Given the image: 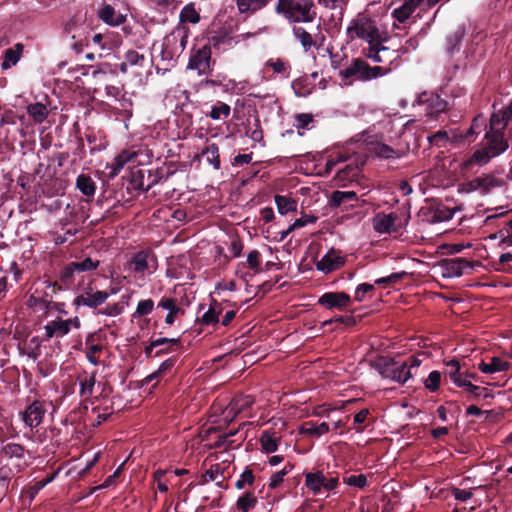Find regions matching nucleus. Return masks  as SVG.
<instances>
[{"label": "nucleus", "instance_id": "nucleus-32", "mask_svg": "<svg viewBox=\"0 0 512 512\" xmlns=\"http://www.w3.org/2000/svg\"><path fill=\"white\" fill-rule=\"evenodd\" d=\"M463 139V134L457 130L451 131H438L429 137V140L434 145H442L444 141L457 142Z\"/></svg>", "mask_w": 512, "mask_h": 512}, {"label": "nucleus", "instance_id": "nucleus-49", "mask_svg": "<svg viewBox=\"0 0 512 512\" xmlns=\"http://www.w3.org/2000/svg\"><path fill=\"white\" fill-rule=\"evenodd\" d=\"M77 266L73 262L66 265L61 271V281L63 284L70 286L74 283L75 274H78Z\"/></svg>", "mask_w": 512, "mask_h": 512}, {"label": "nucleus", "instance_id": "nucleus-28", "mask_svg": "<svg viewBox=\"0 0 512 512\" xmlns=\"http://www.w3.org/2000/svg\"><path fill=\"white\" fill-rule=\"evenodd\" d=\"M147 61L143 54H139L137 51L129 50L125 54L124 61L120 64V70L123 73L128 72L132 67H144Z\"/></svg>", "mask_w": 512, "mask_h": 512}, {"label": "nucleus", "instance_id": "nucleus-58", "mask_svg": "<svg viewBox=\"0 0 512 512\" xmlns=\"http://www.w3.org/2000/svg\"><path fill=\"white\" fill-rule=\"evenodd\" d=\"M175 364V361L174 359H167L165 360L164 362H162L158 368L157 371L153 372L152 374H150L149 376L146 377V382L149 383L151 381H153L154 379H156L157 377H159V375H161L162 373L170 370Z\"/></svg>", "mask_w": 512, "mask_h": 512}, {"label": "nucleus", "instance_id": "nucleus-30", "mask_svg": "<svg viewBox=\"0 0 512 512\" xmlns=\"http://www.w3.org/2000/svg\"><path fill=\"white\" fill-rule=\"evenodd\" d=\"M222 305L214 301L207 311L203 313L199 319L200 323L205 325H215L219 322V316L222 313Z\"/></svg>", "mask_w": 512, "mask_h": 512}, {"label": "nucleus", "instance_id": "nucleus-38", "mask_svg": "<svg viewBox=\"0 0 512 512\" xmlns=\"http://www.w3.org/2000/svg\"><path fill=\"white\" fill-rule=\"evenodd\" d=\"M76 187L87 197H93L96 191L95 181L85 174H81L77 177Z\"/></svg>", "mask_w": 512, "mask_h": 512}, {"label": "nucleus", "instance_id": "nucleus-5", "mask_svg": "<svg viewBox=\"0 0 512 512\" xmlns=\"http://www.w3.org/2000/svg\"><path fill=\"white\" fill-rule=\"evenodd\" d=\"M379 373L387 379L398 383H405L412 377L411 370L408 369L407 362L395 361L390 358L381 359L378 364Z\"/></svg>", "mask_w": 512, "mask_h": 512}, {"label": "nucleus", "instance_id": "nucleus-51", "mask_svg": "<svg viewBox=\"0 0 512 512\" xmlns=\"http://www.w3.org/2000/svg\"><path fill=\"white\" fill-rule=\"evenodd\" d=\"M256 505V498L251 493H245L237 502V509L241 512H249Z\"/></svg>", "mask_w": 512, "mask_h": 512}, {"label": "nucleus", "instance_id": "nucleus-35", "mask_svg": "<svg viewBox=\"0 0 512 512\" xmlns=\"http://www.w3.org/2000/svg\"><path fill=\"white\" fill-rule=\"evenodd\" d=\"M201 157L216 170L220 169L219 148L216 144H208L202 151Z\"/></svg>", "mask_w": 512, "mask_h": 512}, {"label": "nucleus", "instance_id": "nucleus-25", "mask_svg": "<svg viewBox=\"0 0 512 512\" xmlns=\"http://www.w3.org/2000/svg\"><path fill=\"white\" fill-rule=\"evenodd\" d=\"M329 431L330 426L327 422L317 423L314 421H306L299 428L300 434L313 437H320Z\"/></svg>", "mask_w": 512, "mask_h": 512}, {"label": "nucleus", "instance_id": "nucleus-56", "mask_svg": "<svg viewBox=\"0 0 512 512\" xmlns=\"http://www.w3.org/2000/svg\"><path fill=\"white\" fill-rule=\"evenodd\" d=\"M441 374L438 371H432L424 381L425 387L434 392L439 388Z\"/></svg>", "mask_w": 512, "mask_h": 512}, {"label": "nucleus", "instance_id": "nucleus-47", "mask_svg": "<svg viewBox=\"0 0 512 512\" xmlns=\"http://www.w3.org/2000/svg\"><path fill=\"white\" fill-rule=\"evenodd\" d=\"M154 309V301L152 299H145L138 302L136 310L132 314L133 318H140L149 315Z\"/></svg>", "mask_w": 512, "mask_h": 512}, {"label": "nucleus", "instance_id": "nucleus-17", "mask_svg": "<svg viewBox=\"0 0 512 512\" xmlns=\"http://www.w3.org/2000/svg\"><path fill=\"white\" fill-rule=\"evenodd\" d=\"M46 410L43 404L39 401L31 403L23 413V421L30 428H34L40 425L45 415Z\"/></svg>", "mask_w": 512, "mask_h": 512}, {"label": "nucleus", "instance_id": "nucleus-20", "mask_svg": "<svg viewBox=\"0 0 512 512\" xmlns=\"http://www.w3.org/2000/svg\"><path fill=\"white\" fill-rule=\"evenodd\" d=\"M158 307L168 311L165 317V323L169 326L175 323L178 315L183 314V310L179 307L177 299L172 297H162L158 303Z\"/></svg>", "mask_w": 512, "mask_h": 512}, {"label": "nucleus", "instance_id": "nucleus-7", "mask_svg": "<svg viewBox=\"0 0 512 512\" xmlns=\"http://www.w3.org/2000/svg\"><path fill=\"white\" fill-rule=\"evenodd\" d=\"M107 384L96 382L95 374L85 375L80 382V395L85 401L106 395Z\"/></svg>", "mask_w": 512, "mask_h": 512}, {"label": "nucleus", "instance_id": "nucleus-46", "mask_svg": "<svg viewBox=\"0 0 512 512\" xmlns=\"http://www.w3.org/2000/svg\"><path fill=\"white\" fill-rule=\"evenodd\" d=\"M293 469V465L287 463L280 471L274 473L269 481V488L275 489L277 488L284 480V477L291 472Z\"/></svg>", "mask_w": 512, "mask_h": 512}, {"label": "nucleus", "instance_id": "nucleus-4", "mask_svg": "<svg viewBox=\"0 0 512 512\" xmlns=\"http://www.w3.org/2000/svg\"><path fill=\"white\" fill-rule=\"evenodd\" d=\"M129 265L136 279H144L154 274L158 268L157 258L150 250L137 252L131 258Z\"/></svg>", "mask_w": 512, "mask_h": 512}, {"label": "nucleus", "instance_id": "nucleus-24", "mask_svg": "<svg viewBox=\"0 0 512 512\" xmlns=\"http://www.w3.org/2000/svg\"><path fill=\"white\" fill-rule=\"evenodd\" d=\"M104 351V345L102 343H95L94 336L89 335L85 341V354L87 360L93 365L100 364V357Z\"/></svg>", "mask_w": 512, "mask_h": 512}, {"label": "nucleus", "instance_id": "nucleus-8", "mask_svg": "<svg viewBox=\"0 0 512 512\" xmlns=\"http://www.w3.org/2000/svg\"><path fill=\"white\" fill-rule=\"evenodd\" d=\"M372 225L377 233L390 234L401 227V222L396 213H378L374 216Z\"/></svg>", "mask_w": 512, "mask_h": 512}, {"label": "nucleus", "instance_id": "nucleus-14", "mask_svg": "<svg viewBox=\"0 0 512 512\" xmlns=\"http://www.w3.org/2000/svg\"><path fill=\"white\" fill-rule=\"evenodd\" d=\"M344 262V256L339 251L330 250L316 263V268L323 273H330L339 269Z\"/></svg>", "mask_w": 512, "mask_h": 512}, {"label": "nucleus", "instance_id": "nucleus-18", "mask_svg": "<svg viewBox=\"0 0 512 512\" xmlns=\"http://www.w3.org/2000/svg\"><path fill=\"white\" fill-rule=\"evenodd\" d=\"M501 184L502 182L500 179L492 175H485L471 180L468 183V189L470 191H479L483 194H486L491 189L501 186Z\"/></svg>", "mask_w": 512, "mask_h": 512}, {"label": "nucleus", "instance_id": "nucleus-22", "mask_svg": "<svg viewBox=\"0 0 512 512\" xmlns=\"http://www.w3.org/2000/svg\"><path fill=\"white\" fill-rule=\"evenodd\" d=\"M421 0H402L399 7L395 8L392 16L399 23L406 22L419 6Z\"/></svg>", "mask_w": 512, "mask_h": 512}, {"label": "nucleus", "instance_id": "nucleus-57", "mask_svg": "<svg viewBox=\"0 0 512 512\" xmlns=\"http://www.w3.org/2000/svg\"><path fill=\"white\" fill-rule=\"evenodd\" d=\"M230 114V106L221 103L218 106H214L210 112V117L214 120H219L221 118H227Z\"/></svg>", "mask_w": 512, "mask_h": 512}, {"label": "nucleus", "instance_id": "nucleus-15", "mask_svg": "<svg viewBox=\"0 0 512 512\" xmlns=\"http://www.w3.org/2000/svg\"><path fill=\"white\" fill-rule=\"evenodd\" d=\"M485 138V148L492 153V156H499L508 148L507 141L504 139L502 132L488 130Z\"/></svg>", "mask_w": 512, "mask_h": 512}, {"label": "nucleus", "instance_id": "nucleus-13", "mask_svg": "<svg viewBox=\"0 0 512 512\" xmlns=\"http://www.w3.org/2000/svg\"><path fill=\"white\" fill-rule=\"evenodd\" d=\"M211 50L204 46L198 49L190 58L188 68L197 70L199 75L206 74L210 67Z\"/></svg>", "mask_w": 512, "mask_h": 512}, {"label": "nucleus", "instance_id": "nucleus-12", "mask_svg": "<svg viewBox=\"0 0 512 512\" xmlns=\"http://www.w3.org/2000/svg\"><path fill=\"white\" fill-rule=\"evenodd\" d=\"M351 302V298L344 292H327L318 300V303L327 309H345Z\"/></svg>", "mask_w": 512, "mask_h": 512}, {"label": "nucleus", "instance_id": "nucleus-21", "mask_svg": "<svg viewBox=\"0 0 512 512\" xmlns=\"http://www.w3.org/2000/svg\"><path fill=\"white\" fill-rule=\"evenodd\" d=\"M444 277H460L462 276L468 269L471 268V264L469 261L463 258L452 259L447 261L444 265Z\"/></svg>", "mask_w": 512, "mask_h": 512}, {"label": "nucleus", "instance_id": "nucleus-55", "mask_svg": "<svg viewBox=\"0 0 512 512\" xmlns=\"http://www.w3.org/2000/svg\"><path fill=\"white\" fill-rule=\"evenodd\" d=\"M452 382L458 387L466 388L469 392H471L475 395H480V391L482 390L479 386H476V385L472 384L470 381H468L467 379H465L462 374H460Z\"/></svg>", "mask_w": 512, "mask_h": 512}, {"label": "nucleus", "instance_id": "nucleus-6", "mask_svg": "<svg viewBox=\"0 0 512 512\" xmlns=\"http://www.w3.org/2000/svg\"><path fill=\"white\" fill-rule=\"evenodd\" d=\"M80 327V320L78 317L62 319L61 317H56L55 319L48 321L47 324L43 326V335L42 338L44 340H49L52 338H62L67 335L72 328L78 329Z\"/></svg>", "mask_w": 512, "mask_h": 512}, {"label": "nucleus", "instance_id": "nucleus-1", "mask_svg": "<svg viewBox=\"0 0 512 512\" xmlns=\"http://www.w3.org/2000/svg\"><path fill=\"white\" fill-rule=\"evenodd\" d=\"M346 37L348 42L362 41L368 48L379 45L384 35L375 18L367 13H358L347 24Z\"/></svg>", "mask_w": 512, "mask_h": 512}, {"label": "nucleus", "instance_id": "nucleus-39", "mask_svg": "<svg viewBox=\"0 0 512 512\" xmlns=\"http://www.w3.org/2000/svg\"><path fill=\"white\" fill-rule=\"evenodd\" d=\"M270 0H237L240 13L252 14L265 7Z\"/></svg>", "mask_w": 512, "mask_h": 512}, {"label": "nucleus", "instance_id": "nucleus-50", "mask_svg": "<svg viewBox=\"0 0 512 512\" xmlns=\"http://www.w3.org/2000/svg\"><path fill=\"white\" fill-rule=\"evenodd\" d=\"M314 118L310 113H299L294 116L293 126L300 129H310V125L313 124Z\"/></svg>", "mask_w": 512, "mask_h": 512}, {"label": "nucleus", "instance_id": "nucleus-54", "mask_svg": "<svg viewBox=\"0 0 512 512\" xmlns=\"http://www.w3.org/2000/svg\"><path fill=\"white\" fill-rule=\"evenodd\" d=\"M255 478L251 469H245L240 475L239 479L235 482V487L238 490L245 488L247 485H252Z\"/></svg>", "mask_w": 512, "mask_h": 512}, {"label": "nucleus", "instance_id": "nucleus-61", "mask_svg": "<svg viewBox=\"0 0 512 512\" xmlns=\"http://www.w3.org/2000/svg\"><path fill=\"white\" fill-rule=\"evenodd\" d=\"M348 156L345 153L338 152L337 155L331 154L326 162V172H330L338 163L346 161Z\"/></svg>", "mask_w": 512, "mask_h": 512}, {"label": "nucleus", "instance_id": "nucleus-11", "mask_svg": "<svg viewBox=\"0 0 512 512\" xmlns=\"http://www.w3.org/2000/svg\"><path fill=\"white\" fill-rule=\"evenodd\" d=\"M366 56L376 63H383L385 67H389L398 57L399 54L395 50H390L389 48L382 45L380 42L379 45H374L368 48L366 52Z\"/></svg>", "mask_w": 512, "mask_h": 512}, {"label": "nucleus", "instance_id": "nucleus-23", "mask_svg": "<svg viewBox=\"0 0 512 512\" xmlns=\"http://www.w3.org/2000/svg\"><path fill=\"white\" fill-rule=\"evenodd\" d=\"M368 134H369V132L365 133L364 141L367 142L368 144L372 145L371 151L376 156H378L380 158H385V159L400 157L401 154L397 150L393 149L392 147H390L384 143L370 140L371 137Z\"/></svg>", "mask_w": 512, "mask_h": 512}, {"label": "nucleus", "instance_id": "nucleus-9", "mask_svg": "<svg viewBox=\"0 0 512 512\" xmlns=\"http://www.w3.org/2000/svg\"><path fill=\"white\" fill-rule=\"evenodd\" d=\"M253 402L252 397L248 395H240L233 398L222 412L223 420L226 423H230L238 414L251 407Z\"/></svg>", "mask_w": 512, "mask_h": 512}, {"label": "nucleus", "instance_id": "nucleus-16", "mask_svg": "<svg viewBox=\"0 0 512 512\" xmlns=\"http://www.w3.org/2000/svg\"><path fill=\"white\" fill-rule=\"evenodd\" d=\"M109 294L105 291H93L92 289L84 292L77 296L74 300V304L77 306H88L95 308L103 304L108 298Z\"/></svg>", "mask_w": 512, "mask_h": 512}, {"label": "nucleus", "instance_id": "nucleus-48", "mask_svg": "<svg viewBox=\"0 0 512 512\" xmlns=\"http://www.w3.org/2000/svg\"><path fill=\"white\" fill-rule=\"evenodd\" d=\"M343 482L351 487L364 489L368 485L367 476L364 474H351L343 478Z\"/></svg>", "mask_w": 512, "mask_h": 512}, {"label": "nucleus", "instance_id": "nucleus-29", "mask_svg": "<svg viewBox=\"0 0 512 512\" xmlns=\"http://www.w3.org/2000/svg\"><path fill=\"white\" fill-rule=\"evenodd\" d=\"M99 18L110 26H119L125 21V16L117 12L112 6L105 5L99 11Z\"/></svg>", "mask_w": 512, "mask_h": 512}, {"label": "nucleus", "instance_id": "nucleus-36", "mask_svg": "<svg viewBox=\"0 0 512 512\" xmlns=\"http://www.w3.org/2000/svg\"><path fill=\"white\" fill-rule=\"evenodd\" d=\"M494 157L495 156H492V153L484 147L482 149L476 150L469 158V160L463 163V166L469 167L474 164L478 166H483Z\"/></svg>", "mask_w": 512, "mask_h": 512}, {"label": "nucleus", "instance_id": "nucleus-10", "mask_svg": "<svg viewBox=\"0 0 512 512\" xmlns=\"http://www.w3.org/2000/svg\"><path fill=\"white\" fill-rule=\"evenodd\" d=\"M417 104L425 107L428 115H434L446 110L447 103L439 95L432 92H423L418 95Z\"/></svg>", "mask_w": 512, "mask_h": 512}, {"label": "nucleus", "instance_id": "nucleus-2", "mask_svg": "<svg viewBox=\"0 0 512 512\" xmlns=\"http://www.w3.org/2000/svg\"><path fill=\"white\" fill-rule=\"evenodd\" d=\"M289 22L308 23L316 17V7L312 0H278L275 8Z\"/></svg>", "mask_w": 512, "mask_h": 512}, {"label": "nucleus", "instance_id": "nucleus-45", "mask_svg": "<svg viewBox=\"0 0 512 512\" xmlns=\"http://www.w3.org/2000/svg\"><path fill=\"white\" fill-rule=\"evenodd\" d=\"M357 200V194L354 191H334L331 196V202L335 206H340L341 204Z\"/></svg>", "mask_w": 512, "mask_h": 512}, {"label": "nucleus", "instance_id": "nucleus-62", "mask_svg": "<svg viewBox=\"0 0 512 512\" xmlns=\"http://www.w3.org/2000/svg\"><path fill=\"white\" fill-rule=\"evenodd\" d=\"M317 220L316 217L314 216H311V215H304L298 219H296L291 225H290V230H295V229H298V228H302L308 224H313L315 223Z\"/></svg>", "mask_w": 512, "mask_h": 512}, {"label": "nucleus", "instance_id": "nucleus-60", "mask_svg": "<svg viewBox=\"0 0 512 512\" xmlns=\"http://www.w3.org/2000/svg\"><path fill=\"white\" fill-rule=\"evenodd\" d=\"M73 263H74V265L77 266V272H79V273L94 270L99 265V261H97V260L94 261L89 257L84 259L81 262H73Z\"/></svg>", "mask_w": 512, "mask_h": 512}, {"label": "nucleus", "instance_id": "nucleus-19", "mask_svg": "<svg viewBox=\"0 0 512 512\" xmlns=\"http://www.w3.org/2000/svg\"><path fill=\"white\" fill-rule=\"evenodd\" d=\"M512 118V105H508L491 115L489 130L502 132Z\"/></svg>", "mask_w": 512, "mask_h": 512}, {"label": "nucleus", "instance_id": "nucleus-40", "mask_svg": "<svg viewBox=\"0 0 512 512\" xmlns=\"http://www.w3.org/2000/svg\"><path fill=\"white\" fill-rule=\"evenodd\" d=\"M27 112L35 123H42L46 120L49 111L46 105L37 102L27 106Z\"/></svg>", "mask_w": 512, "mask_h": 512}, {"label": "nucleus", "instance_id": "nucleus-52", "mask_svg": "<svg viewBox=\"0 0 512 512\" xmlns=\"http://www.w3.org/2000/svg\"><path fill=\"white\" fill-rule=\"evenodd\" d=\"M486 127V120L485 118L482 116V115H478L476 116L473 121H472V124L470 126V128L467 130V132L465 133V135H463V139L464 138H469L475 134H478L481 132V130Z\"/></svg>", "mask_w": 512, "mask_h": 512}, {"label": "nucleus", "instance_id": "nucleus-31", "mask_svg": "<svg viewBox=\"0 0 512 512\" xmlns=\"http://www.w3.org/2000/svg\"><path fill=\"white\" fill-rule=\"evenodd\" d=\"M23 51V45L18 43L13 48H9L4 53V60L1 64L2 69L6 70L16 65L20 60Z\"/></svg>", "mask_w": 512, "mask_h": 512}, {"label": "nucleus", "instance_id": "nucleus-3", "mask_svg": "<svg viewBox=\"0 0 512 512\" xmlns=\"http://www.w3.org/2000/svg\"><path fill=\"white\" fill-rule=\"evenodd\" d=\"M390 71V68L385 66L370 67L369 64L362 59H355L345 69L340 71L344 78L355 77L359 80H371L379 76H383Z\"/></svg>", "mask_w": 512, "mask_h": 512}, {"label": "nucleus", "instance_id": "nucleus-33", "mask_svg": "<svg viewBox=\"0 0 512 512\" xmlns=\"http://www.w3.org/2000/svg\"><path fill=\"white\" fill-rule=\"evenodd\" d=\"M324 484V473L317 471L315 473L308 472L305 474V485L315 495L319 494Z\"/></svg>", "mask_w": 512, "mask_h": 512}, {"label": "nucleus", "instance_id": "nucleus-63", "mask_svg": "<svg viewBox=\"0 0 512 512\" xmlns=\"http://www.w3.org/2000/svg\"><path fill=\"white\" fill-rule=\"evenodd\" d=\"M335 411V408L329 406V405H319L315 407L312 411V415L316 417H325V418H331L332 412Z\"/></svg>", "mask_w": 512, "mask_h": 512}, {"label": "nucleus", "instance_id": "nucleus-27", "mask_svg": "<svg viewBox=\"0 0 512 512\" xmlns=\"http://www.w3.org/2000/svg\"><path fill=\"white\" fill-rule=\"evenodd\" d=\"M510 363L499 357H492L490 362L482 361L478 364V369L485 374H493L508 370Z\"/></svg>", "mask_w": 512, "mask_h": 512}, {"label": "nucleus", "instance_id": "nucleus-37", "mask_svg": "<svg viewBox=\"0 0 512 512\" xmlns=\"http://www.w3.org/2000/svg\"><path fill=\"white\" fill-rule=\"evenodd\" d=\"M27 305L36 312H40V311H44V310L50 311L52 309L60 310V306H62V304H60V303L46 301L44 299L37 298L33 295L30 296L29 299L27 300Z\"/></svg>", "mask_w": 512, "mask_h": 512}, {"label": "nucleus", "instance_id": "nucleus-42", "mask_svg": "<svg viewBox=\"0 0 512 512\" xmlns=\"http://www.w3.org/2000/svg\"><path fill=\"white\" fill-rule=\"evenodd\" d=\"M266 68H271L274 73L281 74L284 77H289L290 73V65L288 62L283 61L279 58L277 59H269L265 63Z\"/></svg>", "mask_w": 512, "mask_h": 512}, {"label": "nucleus", "instance_id": "nucleus-34", "mask_svg": "<svg viewBox=\"0 0 512 512\" xmlns=\"http://www.w3.org/2000/svg\"><path fill=\"white\" fill-rule=\"evenodd\" d=\"M237 434V430L230 431L228 433L217 434L216 440L213 443L209 444L210 448H223L224 450L229 448L238 447L241 441L237 444H234L235 441L231 438Z\"/></svg>", "mask_w": 512, "mask_h": 512}, {"label": "nucleus", "instance_id": "nucleus-43", "mask_svg": "<svg viewBox=\"0 0 512 512\" xmlns=\"http://www.w3.org/2000/svg\"><path fill=\"white\" fill-rule=\"evenodd\" d=\"M180 20L182 22H188L191 24H196L199 22L200 15L192 3L187 4L182 8L180 12Z\"/></svg>", "mask_w": 512, "mask_h": 512}, {"label": "nucleus", "instance_id": "nucleus-41", "mask_svg": "<svg viewBox=\"0 0 512 512\" xmlns=\"http://www.w3.org/2000/svg\"><path fill=\"white\" fill-rule=\"evenodd\" d=\"M275 203L277 205L278 212L282 215L296 211L297 209V201L287 196L276 195Z\"/></svg>", "mask_w": 512, "mask_h": 512}, {"label": "nucleus", "instance_id": "nucleus-26", "mask_svg": "<svg viewBox=\"0 0 512 512\" xmlns=\"http://www.w3.org/2000/svg\"><path fill=\"white\" fill-rule=\"evenodd\" d=\"M281 436L275 431H263L260 436V444L262 451L273 453L277 451L280 444Z\"/></svg>", "mask_w": 512, "mask_h": 512}, {"label": "nucleus", "instance_id": "nucleus-53", "mask_svg": "<svg viewBox=\"0 0 512 512\" xmlns=\"http://www.w3.org/2000/svg\"><path fill=\"white\" fill-rule=\"evenodd\" d=\"M3 454L9 458H22L24 448L20 444L9 443L3 448Z\"/></svg>", "mask_w": 512, "mask_h": 512}, {"label": "nucleus", "instance_id": "nucleus-59", "mask_svg": "<svg viewBox=\"0 0 512 512\" xmlns=\"http://www.w3.org/2000/svg\"><path fill=\"white\" fill-rule=\"evenodd\" d=\"M203 478L204 482H213L218 481L219 478L224 479V475L221 472L219 465H215L204 473Z\"/></svg>", "mask_w": 512, "mask_h": 512}, {"label": "nucleus", "instance_id": "nucleus-64", "mask_svg": "<svg viewBox=\"0 0 512 512\" xmlns=\"http://www.w3.org/2000/svg\"><path fill=\"white\" fill-rule=\"evenodd\" d=\"M447 367H448V370H447V375L450 377V379L452 381H454L455 378H457L461 373H460V363L459 361L457 360H451L449 362H447Z\"/></svg>", "mask_w": 512, "mask_h": 512}, {"label": "nucleus", "instance_id": "nucleus-44", "mask_svg": "<svg viewBox=\"0 0 512 512\" xmlns=\"http://www.w3.org/2000/svg\"><path fill=\"white\" fill-rule=\"evenodd\" d=\"M293 34L306 51L309 50L314 45V41L311 34L308 33L304 28L294 27Z\"/></svg>", "mask_w": 512, "mask_h": 512}]
</instances>
